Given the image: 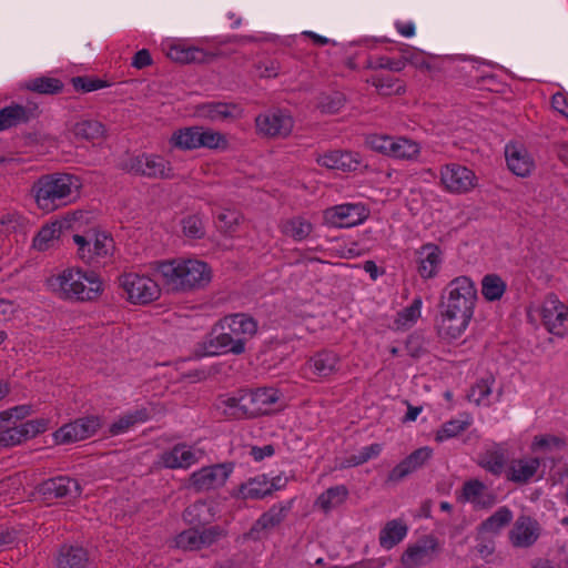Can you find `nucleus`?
<instances>
[{"instance_id":"f257e3e1","label":"nucleus","mask_w":568,"mask_h":568,"mask_svg":"<svg viewBox=\"0 0 568 568\" xmlns=\"http://www.w3.org/2000/svg\"><path fill=\"white\" fill-rule=\"evenodd\" d=\"M477 301V290L468 276L453 278L440 297L439 332L449 338H458L467 328Z\"/></svg>"},{"instance_id":"f03ea898","label":"nucleus","mask_w":568,"mask_h":568,"mask_svg":"<svg viewBox=\"0 0 568 568\" xmlns=\"http://www.w3.org/2000/svg\"><path fill=\"white\" fill-rule=\"evenodd\" d=\"M257 322L247 314H231L220 320L204 343L206 355L245 352L246 343L257 333Z\"/></svg>"},{"instance_id":"7ed1b4c3","label":"nucleus","mask_w":568,"mask_h":568,"mask_svg":"<svg viewBox=\"0 0 568 568\" xmlns=\"http://www.w3.org/2000/svg\"><path fill=\"white\" fill-rule=\"evenodd\" d=\"M155 271L164 285L174 292H191L206 287L212 281V268L197 258H175L158 262Z\"/></svg>"},{"instance_id":"20e7f679","label":"nucleus","mask_w":568,"mask_h":568,"mask_svg":"<svg viewBox=\"0 0 568 568\" xmlns=\"http://www.w3.org/2000/svg\"><path fill=\"white\" fill-rule=\"evenodd\" d=\"M282 394L274 387L241 389L233 396L221 398L219 407L233 419L255 418L278 409Z\"/></svg>"},{"instance_id":"39448f33","label":"nucleus","mask_w":568,"mask_h":568,"mask_svg":"<svg viewBox=\"0 0 568 568\" xmlns=\"http://www.w3.org/2000/svg\"><path fill=\"white\" fill-rule=\"evenodd\" d=\"M52 293L65 301L87 302L98 298L103 292L101 277L93 271L69 267L48 278Z\"/></svg>"},{"instance_id":"423d86ee","label":"nucleus","mask_w":568,"mask_h":568,"mask_svg":"<svg viewBox=\"0 0 568 568\" xmlns=\"http://www.w3.org/2000/svg\"><path fill=\"white\" fill-rule=\"evenodd\" d=\"M82 184L78 176L69 173H53L41 176L32 187L36 203L44 212H52L72 203Z\"/></svg>"},{"instance_id":"0eeeda50","label":"nucleus","mask_w":568,"mask_h":568,"mask_svg":"<svg viewBox=\"0 0 568 568\" xmlns=\"http://www.w3.org/2000/svg\"><path fill=\"white\" fill-rule=\"evenodd\" d=\"M28 414L29 408L27 406H17L0 412V447L20 445L48 429L49 420L45 418L31 419L19 424L12 420L13 417L21 419Z\"/></svg>"},{"instance_id":"6e6552de","label":"nucleus","mask_w":568,"mask_h":568,"mask_svg":"<svg viewBox=\"0 0 568 568\" xmlns=\"http://www.w3.org/2000/svg\"><path fill=\"white\" fill-rule=\"evenodd\" d=\"M77 257L88 265H98L110 258L114 252V241L105 232L89 231L85 234H74Z\"/></svg>"},{"instance_id":"1a4fd4ad","label":"nucleus","mask_w":568,"mask_h":568,"mask_svg":"<svg viewBox=\"0 0 568 568\" xmlns=\"http://www.w3.org/2000/svg\"><path fill=\"white\" fill-rule=\"evenodd\" d=\"M122 296L131 304L145 305L161 295L159 284L145 274L124 272L118 277Z\"/></svg>"},{"instance_id":"9d476101","label":"nucleus","mask_w":568,"mask_h":568,"mask_svg":"<svg viewBox=\"0 0 568 568\" xmlns=\"http://www.w3.org/2000/svg\"><path fill=\"white\" fill-rule=\"evenodd\" d=\"M544 327L550 334L565 337L568 335V305L556 294H548L539 308Z\"/></svg>"},{"instance_id":"9b49d317","label":"nucleus","mask_w":568,"mask_h":568,"mask_svg":"<svg viewBox=\"0 0 568 568\" xmlns=\"http://www.w3.org/2000/svg\"><path fill=\"white\" fill-rule=\"evenodd\" d=\"M232 473V464L202 467L190 475L186 487L195 493L215 490L225 485Z\"/></svg>"},{"instance_id":"f8f14e48","label":"nucleus","mask_w":568,"mask_h":568,"mask_svg":"<svg viewBox=\"0 0 568 568\" xmlns=\"http://www.w3.org/2000/svg\"><path fill=\"white\" fill-rule=\"evenodd\" d=\"M369 216L364 203H343L328 207L323 213L326 224L333 227H353L362 224Z\"/></svg>"},{"instance_id":"ddd939ff","label":"nucleus","mask_w":568,"mask_h":568,"mask_svg":"<svg viewBox=\"0 0 568 568\" xmlns=\"http://www.w3.org/2000/svg\"><path fill=\"white\" fill-rule=\"evenodd\" d=\"M440 182L444 189L453 194H465L477 185L476 174L465 165L449 163L440 169Z\"/></svg>"},{"instance_id":"4468645a","label":"nucleus","mask_w":568,"mask_h":568,"mask_svg":"<svg viewBox=\"0 0 568 568\" xmlns=\"http://www.w3.org/2000/svg\"><path fill=\"white\" fill-rule=\"evenodd\" d=\"M123 169L132 174L155 179H168L172 175L170 163L154 154L131 156L123 163Z\"/></svg>"},{"instance_id":"2eb2a0df","label":"nucleus","mask_w":568,"mask_h":568,"mask_svg":"<svg viewBox=\"0 0 568 568\" xmlns=\"http://www.w3.org/2000/svg\"><path fill=\"white\" fill-rule=\"evenodd\" d=\"M255 123L260 133L272 138H285L294 126L292 115L282 110H272L260 114Z\"/></svg>"},{"instance_id":"dca6fc26","label":"nucleus","mask_w":568,"mask_h":568,"mask_svg":"<svg viewBox=\"0 0 568 568\" xmlns=\"http://www.w3.org/2000/svg\"><path fill=\"white\" fill-rule=\"evenodd\" d=\"M100 419L94 416L82 417L65 424L54 433L58 444H70L93 436L100 428Z\"/></svg>"},{"instance_id":"f3484780","label":"nucleus","mask_w":568,"mask_h":568,"mask_svg":"<svg viewBox=\"0 0 568 568\" xmlns=\"http://www.w3.org/2000/svg\"><path fill=\"white\" fill-rule=\"evenodd\" d=\"M194 114L210 122H231L242 118L243 109L236 103L210 101L197 104Z\"/></svg>"},{"instance_id":"a211bd4d","label":"nucleus","mask_w":568,"mask_h":568,"mask_svg":"<svg viewBox=\"0 0 568 568\" xmlns=\"http://www.w3.org/2000/svg\"><path fill=\"white\" fill-rule=\"evenodd\" d=\"M416 270L423 280L436 277L444 262L443 250L434 244L426 243L416 250Z\"/></svg>"},{"instance_id":"6ab92c4d","label":"nucleus","mask_w":568,"mask_h":568,"mask_svg":"<svg viewBox=\"0 0 568 568\" xmlns=\"http://www.w3.org/2000/svg\"><path fill=\"white\" fill-rule=\"evenodd\" d=\"M439 551L436 538L428 536L409 546L402 556V564L406 568H417L433 561Z\"/></svg>"},{"instance_id":"aec40b11","label":"nucleus","mask_w":568,"mask_h":568,"mask_svg":"<svg viewBox=\"0 0 568 568\" xmlns=\"http://www.w3.org/2000/svg\"><path fill=\"white\" fill-rule=\"evenodd\" d=\"M164 50L168 58L178 63H207L215 57L212 52L183 41H168Z\"/></svg>"},{"instance_id":"412c9836","label":"nucleus","mask_w":568,"mask_h":568,"mask_svg":"<svg viewBox=\"0 0 568 568\" xmlns=\"http://www.w3.org/2000/svg\"><path fill=\"white\" fill-rule=\"evenodd\" d=\"M541 465V459L535 456L513 458L507 464L505 475L507 480L524 485L532 480Z\"/></svg>"},{"instance_id":"4be33fe9","label":"nucleus","mask_w":568,"mask_h":568,"mask_svg":"<svg viewBox=\"0 0 568 568\" xmlns=\"http://www.w3.org/2000/svg\"><path fill=\"white\" fill-rule=\"evenodd\" d=\"M540 534V527L534 518L519 516L509 530L508 538L515 548H528L532 546Z\"/></svg>"},{"instance_id":"5701e85b","label":"nucleus","mask_w":568,"mask_h":568,"mask_svg":"<svg viewBox=\"0 0 568 568\" xmlns=\"http://www.w3.org/2000/svg\"><path fill=\"white\" fill-rule=\"evenodd\" d=\"M458 499L464 503H470L478 509H487L496 504V495L478 479L465 481Z\"/></svg>"},{"instance_id":"b1692460","label":"nucleus","mask_w":568,"mask_h":568,"mask_svg":"<svg viewBox=\"0 0 568 568\" xmlns=\"http://www.w3.org/2000/svg\"><path fill=\"white\" fill-rule=\"evenodd\" d=\"M201 452L184 444H178L173 448L163 452L159 457V464L169 469H186L197 463Z\"/></svg>"},{"instance_id":"393cba45","label":"nucleus","mask_w":568,"mask_h":568,"mask_svg":"<svg viewBox=\"0 0 568 568\" xmlns=\"http://www.w3.org/2000/svg\"><path fill=\"white\" fill-rule=\"evenodd\" d=\"M505 158L508 169L517 176L526 178L535 169V161L525 146L509 143L505 148Z\"/></svg>"},{"instance_id":"a878e982","label":"nucleus","mask_w":568,"mask_h":568,"mask_svg":"<svg viewBox=\"0 0 568 568\" xmlns=\"http://www.w3.org/2000/svg\"><path fill=\"white\" fill-rule=\"evenodd\" d=\"M39 491L47 498H75L81 494V487L75 479L60 476L43 481Z\"/></svg>"},{"instance_id":"bb28decb","label":"nucleus","mask_w":568,"mask_h":568,"mask_svg":"<svg viewBox=\"0 0 568 568\" xmlns=\"http://www.w3.org/2000/svg\"><path fill=\"white\" fill-rule=\"evenodd\" d=\"M317 163L331 170L356 171L362 166V156L351 151H329L317 158Z\"/></svg>"},{"instance_id":"cd10ccee","label":"nucleus","mask_w":568,"mask_h":568,"mask_svg":"<svg viewBox=\"0 0 568 568\" xmlns=\"http://www.w3.org/2000/svg\"><path fill=\"white\" fill-rule=\"evenodd\" d=\"M292 507V501L284 504H275L265 511L252 526L248 536L252 539H260L263 532L277 527L286 517Z\"/></svg>"},{"instance_id":"c85d7f7f","label":"nucleus","mask_w":568,"mask_h":568,"mask_svg":"<svg viewBox=\"0 0 568 568\" xmlns=\"http://www.w3.org/2000/svg\"><path fill=\"white\" fill-rule=\"evenodd\" d=\"M433 455L429 447H420L396 465L388 474L387 480L398 483L422 467Z\"/></svg>"},{"instance_id":"c756f323","label":"nucleus","mask_w":568,"mask_h":568,"mask_svg":"<svg viewBox=\"0 0 568 568\" xmlns=\"http://www.w3.org/2000/svg\"><path fill=\"white\" fill-rule=\"evenodd\" d=\"M338 364L337 354L331 351H322L310 358L307 371L315 377H328L337 371Z\"/></svg>"},{"instance_id":"7c9ffc66","label":"nucleus","mask_w":568,"mask_h":568,"mask_svg":"<svg viewBox=\"0 0 568 568\" xmlns=\"http://www.w3.org/2000/svg\"><path fill=\"white\" fill-rule=\"evenodd\" d=\"M88 561V551L81 546L64 545L57 556L59 568H84Z\"/></svg>"},{"instance_id":"2f4dec72","label":"nucleus","mask_w":568,"mask_h":568,"mask_svg":"<svg viewBox=\"0 0 568 568\" xmlns=\"http://www.w3.org/2000/svg\"><path fill=\"white\" fill-rule=\"evenodd\" d=\"M313 229L312 222L304 216H293L280 223L282 234L295 242L306 240L312 234Z\"/></svg>"},{"instance_id":"473e14b6","label":"nucleus","mask_w":568,"mask_h":568,"mask_svg":"<svg viewBox=\"0 0 568 568\" xmlns=\"http://www.w3.org/2000/svg\"><path fill=\"white\" fill-rule=\"evenodd\" d=\"M33 116V111L21 104L12 103L0 110V131H4L28 122Z\"/></svg>"},{"instance_id":"72a5a7b5","label":"nucleus","mask_w":568,"mask_h":568,"mask_svg":"<svg viewBox=\"0 0 568 568\" xmlns=\"http://www.w3.org/2000/svg\"><path fill=\"white\" fill-rule=\"evenodd\" d=\"M513 511L508 507H499L491 516L478 526L477 530L480 536H496L513 520Z\"/></svg>"},{"instance_id":"f704fd0d","label":"nucleus","mask_w":568,"mask_h":568,"mask_svg":"<svg viewBox=\"0 0 568 568\" xmlns=\"http://www.w3.org/2000/svg\"><path fill=\"white\" fill-rule=\"evenodd\" d=\"M200 125L175 130L172 133L169 143L172 148L184 151L200 149Z\"/></svg>"},{"instance_id":"c9c22d12","label":"nucleus","mask_w":568,"mask_h":568,"mask_svg":"<svg viewBox=\"0 0 568 568\" xmlns=\"http://www.w3.org/2000/svg\"><path fill=\"white\" fill-rule=\"evenodd\" d=\"M473 423V418L468 414H462L456 418H453L444 423L435 434L436 442H445L450 438L458 436L465 432Z\"/></svg>"},{"instance_id":"e433bc0d","label":"nucleus","mask_w":568,"mask_h":568,"mask_svg":"<svg viewBox=\"0 0 568 568\" xmlns=\"http://www.w3.org/2000/svg\"><path fill=\"white\" fill-rule=\"evenodd\" d=\"M407 535V526L397 519L388 521L379 534V544L385 549H390L400 542Z\"/></svg>"},{"instance_id":"4c0bfd02","label":"nucleus","mask_w":568,"mask_h":568,"mask_svg":"<svg viewBox=\"0 0 568 568\" xmlns=\"http://www.w3.org/2000/svg\"><path fill=\"white\" fill-rule=\"evenodd\" d=\"M149 417L150 415L145 408L128 412L110 425L109 432L113 436L124 434L134 425L146 422Z\"/></svg>"},{"instance_id":"58836bf2","label":"nucleus","mask_w":568,"mask_h":568,"mask_svg":"<svg viewBox=\"0 0 568 568\" xmlns=\"http://www.w3.org/2000/svg\"><path fill=\"white\" fill-rule=\"evenodd\" d=\"M62 232L61 222H52L41 227L33 239V247L38 251H47L55 245Z\"/></svg>"},{"instance_id":"ea45409f","label":"nucleus","mask_w":568,"mask_h":568,"mask_svg":"<svg viewBox=\"0 0 568 568\" xmlns=\"http://www.w3.org/2000/svg\"><path fill=\"white\" fill-rule=\"evenodd\" d=\"M347 495L348 490L344 485L334 486L322 493L317 497L315 505L327 513L342 505Z\"/></svg>"},{"instance_id":"a19ab883","label":"nucleus","mask_w":568,"mask_h":568,"mask_svg":"<svg viewBox=\"0 0 568 568\" xmlns=\"http://www.w3.org/2000/svg\"><path fill=\"white\" fill-rule=\"evenodd\" d=\"M72 132L78 139L94 141L104 136L105 128L100 121L82 119L73 125Z\"/></svg>"},{"instance_id":"79ce46f5","label":"nucleus","mask_w":568,"mask_h":568,"mask_svg":"<svg viewBox=\"0 0 568 568\" xmlns=\"http://www.w3.org/2000/svg\"><path fill=\"white\" fill-rule=\"evenodd\" d=\"M184 516L191 524L205 525L214 519L215 513L211 503L200 500L187 507Z\"/></svg>"},{"instance_id":"37998d69","label":"nucleus","mask_w":568,"mask_h":568,"mask_svg":"<svg viewBox=\"0 0 568 568\" xmlns=\"http://www.w3.org/2000/svg\"><path fill=\"white\" fill-rule=\"evenodd\" d=\"M506 288V282L497 274H487L481 280V294L488 302L499 301Z\"/></svg>"},{"instance_id":"c03bdc74","label":"nucleus","mask_w":568,"mask_h":568,"mask_svg":"<svg viewBox=\"0 0 568 568\" xmlns=\"http://www.w3.org/2000/svg\"><path fill=\"white\" fill-rule=\"evenodd\" d=\"M227 136L211 128L201 126L200 130V149H209L215 151H225L229 149Z\"/></svg>"},{"instance_id":"a18cd8bd","label":"nucleus","mask_w":568,"mask_h":568,"mask_svg":"<svg viewBox=\"0 0 568 568\" xmlns=\"http://www.w3.org/2000/svg\"><path fill=\"white\" fill-rule=\"evenodd\" d=\"M420 153V146L417 142L399 136L394 138L390 156L399 160H416Z\"/></svg>"},{"instance_id":"49530a36","label":"nucleus","mask_w":568,"mask_h":568,"mask_svg":"<svg viewBox=\"0 0 568 568\" xmlns=\"http://www.w3.org/2000/svg\"><path fill=\"white\" fill-rule=\"evenodd\" d=\"M271 491V485L264 477L252 478L240 487V495L244 499H261Z\"/></svg>"},{"instance_id":"de8ad7c7","label":"nucleus","mask_w":568,"mask_h":568,"mask_svg":"<svg viewBox=\"0 0 568 568\" xmlns=\"http://www.w3.org/2000/svg\"><path fill=\"white\" fill-rule=\"evenodd\" d=\"M24 88L41 94H55L62 90L63 84L55 78L39 77L28 80Z\"/></svg>"},{"instance_id":"09e8293b","label":"nucleus","mask_w":568,"mask_h":568,"mask_svg":"<svg viewBox=\"0 0 568 568\" xmlns=\"http://www.w3.org/2000/svg\"><path fill=\"white\" fill-rule=\"evenodd\" d=\"M493 384L494 379L490 378L479 381L471 387L468 394L469 400L476 405H490L493 403Z\"/></svg>"},{"instance_id":"8fccbe9b","label":"nucleus","mask_w":568,"mask_h":568,"mask_svg":"<svg viewBox=\"0 0 568 568\" xmlns=\"http://www.w3.org/2000/svg\"><path fill=\"white\" fill-rule=\"evenodd\" d=\"M422 300L416 298L413 303L397 314L395 324L399 329H407L420 317Z\"/></svg>"},{"instance_id":"3c124183","label":"nucleus","mask_w":568,"mask_h":568,"mask_svg":"<svg viewBox=\"0 0 568 568\" xmlns=\"http://www.w3.org/2000/svg\"><path fill=\"white\" fill-rule=\"evenodd\" d=\"M480 465L493 475L499 476L506 470L505 455L500 450L487 452L480 460Z\"/></svg>"},{"instance_id":"603ef678","label":"nucleus","mask_w":568,"mask_h":568,"mask_svg":"<svg viewBox=\"0 0 568 568\" xmlns=\"http://www.w3.org/2000/svg\"><path fill=\"white\" fill-rule=\"evenodd\" d=\"M181 224L183 234L189 239H201L205 234L204 222L199 214L184 217Z\"/></svg>"},{"instance_id":"864d4df0","label":"nucleus","mask_w":568,"mask_h":568,"mask_svg":"<svg viewBox=\"0 0 568 568\" xmlns=\"http://www.w3.org/2000/svg\"><path fill=\"white\" fill-rule=\"evenodd\" d=\"M23 217L16 211L3 213L0 216V245L6 236L22 226Z\"/></svg>"},{"instance_id":"5fc2aeb1","label":"nucleus","mask_w":568,"mask_h":568,"mask_svg":"<svg viewBox=\"0 0 568 568\" xmlns=\"http://www.w3.org/2000/svg\"><path fill=\"white\" fill-rule=\"evenodd\" d=\"M365 143L373 151L390 156L392 148L394 145V136L385 134H369L366 136Z\"/></svg>"},{"instance_id":"6e6d98bb","label":"nucleus","mask_w":568,"mask_h":568,"mask_svg":"<svg viewBox=\"0 0 568 568\" xmlns=\"http://www.w3.org/2000/svg\"><path fill=\"white\" fill-rule=\"evenodd\" d=\"M175 545L184 550L201 549V535L199 529H187L175 538Z\"/></svg>"},{"instance_id":"4d7b16f0","label":"nucleus","mask_w":568,"mask_h":568,"mask_svg":"<svg viewBox=\"0 0 568 568\" xmlns=\"http://www.w3.org/2000/svg\"><path fill=\"white\" fill-rule=\"evenodd\" d=\"M565 446V442L557 437L551 435H545V436H535L532 443H531V450H544V452H554L559 450Z\"/></svg>"},{"instance_id":"13d9d810","label":"nucleus","mask_w":568,"mask_h":568,"mask_svg":"<svg viewBox=\"0 0 568 568\" xmlns=\"http://www.w3.org/2000/svg\"><path fill=\"white\" fill-rule=\"evenodd\" d=\"M217 227L227 233L233 232L237 226L241 214L235 210L224 209L217 214Z\"/></svg>"},{"instance_id":"bf43d9fd","label":"nucleus","mask_w":568,"mask_h":568,"mask_svg":"<svg viewBox=\"0 0 568 568\" xmlns=\"http://www.w3.org/2000/svg\"><path fill=\"white\" fill-rule=\"evenodd\" d=\"M382 452V445L371 444L358 450L357 454L353 455L348 459L349 466H357L368 462L372 458L377 457Z\"/></svg>"},{"instance_id":"052dcab7","label":"nucleus","mask_w":568,"mask_h":568,"mask_svg":"<svg viewBox=\"0 0 568 568\" xmlns=\"http://www.w3.org/2000/svg\"><path fill=\"white\" fill-rule=\"evenodd\" d=\"M71 81L73 88L82 92H92L108 87L105 81L91 77H75Z\"/></svg>"},{"instance_id":"680f3d73","label":"nucleus","mask_w":568,"mask_h":568,"mask_svg":"<svg viewBox=\"0 0 568 568\" xmlns=\"http://www.w3.org/2000/svg\"><path fill=\"white\" fill-rule=\"evenodd\" d=\"M368 67L373 69H387L399 72L405 68V62L403 60H394L387 57H377L369 60Z\"/></svg>"},{"instance_id":"e2e57ef3","label":"nucleus","mask_w":568,"mask_h":568,"mask_svg":"<svg viewBox=\"0 0 568 568\" xmlns=\"http://www.w3.org/2000/svg\"><path fill=\"white\" fill-rule=\"evenodd\" d=\"M345 103V98L342 93H334L333 95H327L322 98L318 106L322 112L325 113H336L339 109L343 108Z\"/></svg>"},{"instance_id":"0e129e2a","label":"nucleus","mask_w":568,"mask_h":568,"mask_svg":"<svg viewBox=\"0 0 568 568\" xmlns=\"http://www.w3.org/2000/svg\"><path fill=\"white\" fill-rule=\"evenodd\" d=\"M373 84L381 94L389 95L393 93L400 94L404 88L390 78L374 79Z\"/></svg>"},{"instance_id":"69168bd1","label":"nucleus","mask_w":568,"mask_h":568,"mask_svg":"<svg viewBox=\"0 0 568 568\" xmlns=\"http://www.w3.org/2000/svg\"><path fill=\"white\" fill-rule=\"evenodd\" d=\"M403 61L405 64L408 62L412 65L419 69H429V63L426 61V58L422 51L418 50H409L407 45L402 50Z\"/></svg>"},{"instance_id":"338daca9","label":"nucleus","mask_w":568,"mask_h":568,"mask_svg":"<svg viewBox=\"0 0 568 568\" xmlns=\"http://www.w3.org/2000/svg\"><path fill=\"white\" fill-rule=\"evenodd\" d=\"M201 535V548L209 547L221 538L225 537L226 532L223 528L219 526H213L203 530H200Z\"/></svg>"},{"instance_id":"774afa93","label":"nucleus","mask_w":568,"mask_h":568,"mask_svg":"<svg viewBox=\"0 0 568 568\" xmlns=\"http://www.w3.org/2000/svg\"><path fill=\"white\" fill-rule=\"evenodd\" d=\"M488 535H481L477 530V545L476 551L481 559H487L495 551V542L494 540L487 538Z\"/></svg>"}]
</instances>
